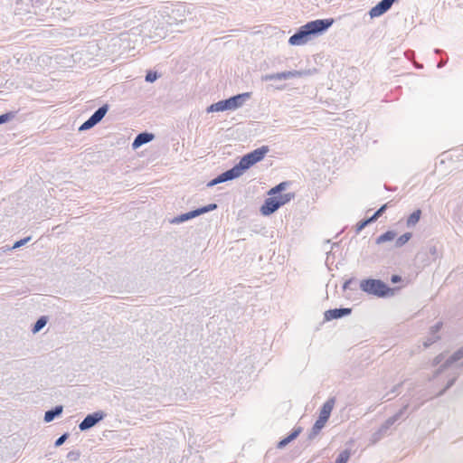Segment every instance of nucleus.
<instances>
[{
    "mask_svg": "<svg viewBox=\"0 0 463 463\" xmlns=\"http://www.w3.org/2000/svg\"><path fill=\"white\" fill-rule=\"evenodd\" d=\"M268 151V146H261L245 155L241 157L239 164H237L232 169L218 175L216 178L213 179L208 184V186H213L217 184L239 177L243 174L245 170L249 169L250 166L262 160Z\"/></svg>",
    "mask_w": 463,
    "mask_h": 463,
    "instance_id": "nucleus-1",
    "label": "nucleus"
},
{
    "mask_svg": "<svg viewBox=\"0 0 463 463\" xmlns=\"http://www.w3.org/2000/svg\"><path fill=\"white\" fill-rule=\"evenodd\" d=\"M333 24V20H315L301 26L298 33L289 37L288 43L291 45H303L307 43L312 34L326 30Z\"/></svg>",
    "mask_w": 463,
    "mask_h": 463,
    "instance_id": "nucleus-2",
    "label": "nucleus"
},
{
    "mask_svg": "<svg viewBox=\"0 0 463 463\" xmlns=\"http://www.w3.org/2000/svg\"><path fill=\"white\" fill-rule=\"evenodd\" d=\"M287 184H288V183L282 182L269 191L268 194L270 197L266 199V201L264 202V203L262 204V206L260 208V213L263 215H269V214L273 213L280 206L288 203L294 198V194H291V193L279 194L277 197L271 196V195L277 194L280 193L281 191H283L286 188Z\"/></svg>",
    "mask_w": 463,
    "mask_h": 463,
    "instance_id": "nucleus-3",
    "label": "nucleus"
},
{
    "mask_svg": "<svg viewBox=\"0 0 463 463\" xmlns=\"http://www.w3.org/2000/svg\"><path fill=\"white\" fill-rule=\"evenodd\" d=\"M360 288L371 295L380 298L391 295L393 289L390 288L384 282L380 279H368L360 282Z\"/></svg>",
    "mask_w": 463,
    "mask_h": 463,
    "instance_id": "nucleus-4",
    "label": "nucleus"
},
{
    "mask_svg": "<svg viewBox=\"0 0 463 463\" xmlns=\"http://www.w3.org/2000/svg\"><path fill=\"white\" fill-rule=\"evenodd\" d=\"M108 110L107 106L99 108L87 121H85L80 127V130H87L97 123H99L106 115Z\"/></svg>",
    "mask_w": 463,
    "mask_h": 463,
    "instance_id": "nucleus-5",
    "label": "nucleus"
},
{
    "mask_svg": "<svg viewBox=\"0 0 463 463\" xmlns=\"http://www.w3.org/2000/svg\"><path fill=\"white\" fill-rule=\"evenodd\" d=\"M216 208H217V205L215 203H210V204H208V205H206V206H204L203 208H200V209H197V210L186 213L184 214H182L181 216H179L177 221L178 222L187 221V220H189L191 218L196 217V216H198L200 214H203L204 213L215 210Z\"/></svg>",
    "mask_w": 463,
    "mask_h": 463,
    "instance_id": "nucleus-6",
    "label": "nucleus"
},
{
    "mask_svg": "<svg viewBox=\"0 0 463 463\" xmlns=\"http://www.w3.org/2000/svg\"><path fill=\"white\" fill-rule=\"evenodd\" d=\"M395 0H382L370 10L371 17H378L388 11Z\"/></svg>",
    "mask_w": 463,
    "mask_h": 463,
    "instance_id": "nucleus-7",
    "label": "nucleus"
},
{
    "mask_svg": "<svg viewBox=\"0 0 463 463\" xmlns=\"http://www.w3.org/2000/svg\"><path fill=\"white\" fill-rule=\"evenodd\" d=\"M102 412H95L93 414H90L80 423L79 427L81 430H88L93 427L98 421L102 420Z\"/></svg>",
    "mask_w": 463,
    "mask_h": 463,
    "instance_id": "nucleus-8",
    "label": "nucleus"
},
{
    "mask_svg": "<svg viewBox=\"0 0 463 463\" xmlns=\"http://www.w3.org/2000/svg\"><path fill=\"white\" fill-rule=\"evenodd\" d=\"M249 94H240L234 97H232L228 99L223 100V105L225 106V110L227 109H235L239 108L242 104L243 97H248Z\"/></svg>",
    "mask_w": 463,
    "mask_h": 463,
    "instance_id": "nucleus-9",
    "label": "nucleus"
},
{
    "mask_svg": "<svg viewBox=\"0 0 463 463\" xmlns=\"http://www.w3.org/2000/svg\"><path fill=\"white\" fill-rule=\"evenodd\" d=\"M351 313L350 308H335L327 310L325 313V317L326 320H333L336 318H340L343 316L349 315Z\"/></svg>",
    "mask_w": 463,
    "mask_h": 463,
    "instance_id": "nucleus-10",
    "label": "nucleus"
},
{
    "mask_svg": "<svg viewBox=\"0 0 463 463\" xmlns=\"http://www.w3.org/2000/svg\"><path fill=\"white\" fill-rule=\"evenodd\" d=\"M335 405V399H329L326 402L320 411L319 418L327 421Z\"/></svg>",
    "mask_w": 463,
    "mask_h": 463,
    "instance_id": "nucleus-11",
    "label": "nucleus"
},
{
    "mask_svg": "<svg viewBox=\"0 0 463 463\" xmlns=\"http://www.w3.org/2000/svg\"><path fill=\"white\" fill-rule=\"evenodd\" d=\"M154 136L149 133H141L134 140L132 146L134 148H137L143 144L148 143L153 139Z\"/></svg>",
    "mask_w": 463,
    "mask_h": 463,
    "instance_id": "nucleus-12",
    "label": "nucleus"
},
{
    "mask_svg": "<svg viewBox=\"0 0 463 463\" xmlns=\"http://www.w3.org/2000/svg\"><path fill=\"white\" fill-rule=\"evenodd\" d=\"M421 216V211L420 209L414 211L406 221L408 227H412L418 223Z\"/></svg>",
    "mask_w": 463,
    "mask_h": 463,
    "instance_id": "nucleus-13",
    "label": "nucleus"
},
{
    "mask_svg": "<svg viewBox=\"0 0 463 463\" xmlns=\"http://www.w3.org/2000/svg\"><path fill=\"white\" fill-rule=\"evenodd\" d=\"M395 236H396V233L394 232L388 231L376 239V243L382 244L386 241H391L395 238Z\"/></svg>",
    "mask_w": 463,
    "mask_h": 463,
    "instance_id": "nucleus-14",
    "label": "nucleus"
},
{
    "mask_svg": "<svg viewBox=\"0 0 463 463\" xmlns=\"http://www.w3.org/2000/svg\"><path fill=\"white\" fill-rule=\"evenodd\" d=\"M61 411H62V407L61 406H57L54 410L46 411L45 415H44V420L46 422L52 421L54 419V417L56 415L61 414Z\"/></svg>",
    "mask_w": 463,
    "mask_h": 463,
    "instance_id": "nucleus-15",
    "label": "nucleus"
},
{
    "mask_svg": "<svg viewBox=\"0 0 463 463\" xmlns=\"http://www.w3.org/2000/svg\"><path fill=\"white\" fill-rule=\"evenodd\" d=\"M299 432H300V430H297L293 431L290 435L286 437L285 439H281L278 444V448L281 449V448L285 447L287 444H288L290 441H292L294 439H296L298 436Z\"/></svg>",
    "mask_w": 463,
    "mask_h": 463,
    "instance_id": "nucleus-16",
    "label": "nucleus"
},
{
    "mask_svg": "<svg viewBox=\"0 0 463 463\" xmlns=\"http://www.w3.org/2000/svg\"><path fill=\"white\" fill-rule=\"evenodd\" d=\"M411 238V232H406L402 235H401L395 241L396 247H402L404 244H406Z\"/></svg>",
    "mask_w": 463,
    "mask_h": 463,
    "instance_id": "nucleus-17",
    "label": "nucleus"
},
{
    "mask_svg": "<svg viewBox=\"0 0 463 463\" xmlns=\"http://www.w3.org/2000/svg\"><path fill=\"white\" fill-rule=\"evenodd\" d=\"M208 112H218L225 110V106L223 105V100L212 104L208 108Z\"/></svg>",
    "mask_w": 463,
    "mask_h": 463,
    "instance_id": "nucleus-18",
    "label": "nucleus"
},
{
    "mask_svg": "<svg viewBox=\"0 0 463 463\" xmlns=\"http://www.w3.org/2000/svg\"><path fill=\"white\" fill-rule=\"evenodd\" d=\"M349 458H350L349 450H344L338 455V457L335 460V463H347Z\"/></svg>",
    "mask_w": 463,
    "mask_h": 463,
    "instance_id": "nucleus-19",
    "label": "nucleus"
},
{
    "mask_svg": "<svg viewBox=\"0 0 463 463\" xmlns=\"http://www.w3.org/2000/svg\"><path fill=\"white\" fill-rule=\"evenodd\" d=\"M46 318L45 317H41L37 320V322L35 323L34 326H33V331L34 333L40 331L45 325H46Z\"/></svg>",
    "mask_w": 463,
    "mask_h": 463,
    "instance_id": "nucleus-20",
    "label": "nucleus"
},
{
    "mask_svg": "<svg viewBox=\"0 0 463 463\" xmlns=\"http://www.w3.org/2000/svg\"><path fill=\"white\" fill-rule=\"evenodd\" d=\"M326 420L318 417V419L317 420V421L315 422L314 427H313L314 432L317 433V432L320 431V430L326 425Z\"/></svg>",
    "mask_w": 463,
    "mask_h": 463,
    "instance_id": "nucleus-21",
    "label": "nucleus"
},
{
    "mask_svg": "<svg viewBox=\"0 0 463 463\" xmlns=\"http://www.w3.org/2000/svg\"><path fill=\"white\" fill-rule=\"evenodd\" d=\"M14 117V114L13 112L5 113L0 116V125L10 120Z\"/></svg>",
    "mask_w": 463,
    "mask_h": 463,
    "instance_id": "nucleus-22",
    "label": "nucleus"
},
{
    "mask_svg": "<svg viewBox=\"0 0 463 463\" xmlns=\"http://www.w3.org/2000/svg\"><path fill=\"white\" fill-rule=\"evenodd\" d=\"M387 208V204H383L380 209H378L375 213L371 217L373 219V221L374 222L375 220H377V218H379L383 213V212L386 210Z\"/></svg>",
    "mask_w": 463,
    "mask_h": 463,
    "instance_id": "nucleus-23",
    "label": "nucleus"
},
{
    "mask_svg": "<svg viewBox=\"0 0 463 463\" xmlns=\"http://www.w3.org/2000/svg\"><path fill=\"white\" fill-rule=\"evenodd\" d=\"M373 219L372 218H369L367 220H364V221H361L357 223V231L360 232L362 231L365 226H367L369 223L373 222Z\"/></svg>",
    "mask_w": 463,
    "mask_h": 463,
    "instance_id": "nucleus-24",
    "label": "nucleus"
},
{
    "mask_svg": "<svg viewBox=\"0 0 463 463\" xmlns=\"http://www.w3.org/2000/svg\"><path fill=\"white\" fill-rule=\"evenodd\" d=\"M295 73L294 72H291V71H288V72H281V73H279L275 76H272L271 78H274V79H279V80H282V79H287L288 77H291L293 76Z\"/></svg>",
    "mask_w": 463,
    "mask_h": 463,
    "instance_id": "nucleus-25",
    "label": "nucleus"
},
{
    "mask_svg": "<svg viewBox=\"0 0 463 463\" xmlns=\"http://www.w3.org/2000/svg\"><path fill=\"white\" fill-rule=\"evenodd\" d=\"M157 75L156 72L149 71L146 76V80L149 82H153L156 80Z\"/></svg>",
    "mask_w": 463,
    "mask_h": 463,
    "instance_id": "nucleus-26",
    "label": "nucleus"
},
{
    "mask_svg": "<svg viewBox=\"0 0 463 463\" xmlns=\"http://www.w3.org/2000/svg\"><path fill=\"white\" fill-rule=\"evenodd\" d=\"M67 439V435L64 434L62 436H61L56 441H55V446H61L64 441L65 439Z\"/></svg>",
    "mask_w": 463,
    "mask_h": 463,
    "instance_id": "nucleus-27",
    "label": "nucleus"
},
{
    "mask_svg": "<svg viewBox=\"0 0 463 463\" xmlns=\"http://www.w3.org/2000/svg\"><path fill=\"white\" fill-rule=\"evenodd\" d=\"M30 238H26V239H24V240H21L19 241H16L14 245V248H18L22 245H24L27 241H29Z\"/></svg>",
    "mask_w": 463,
    "mask_h": 463,
    "instance_id": "nucleus-28",
    "label": "nucleus"
},
{
    "mask_svg": "<svg viewBox=\"0 0 463 463\" xmlns=\"http://www.w3.org/2000/svg\"><path fill=\"white\" fill-rule=\"evenodd\" d=\"M463 357V349L458 350L453 356V360H458Z\"/></svg>",
    "mask_w": 463,
    "mask_h": 463,
    "instance_id": "nucleus-29",
    "label": "nucleus"
},
{
    "mask_svg": "<svg viewBox=\"0 0 463 463\" xmlns=\"http://www.w3.org/2000/svg\"><path fill=\"white\" fill-rule=\"evenodd\" d=\"M401 280H402V279L398 275H392V278H391V281L392 283H397V282H400Z\"/></svg>",
    "mask_w": 463,
    "mask_h": 463,
    "instance_id": "nucleus-30",
    "label": "nucleus"
}]
</instances>
